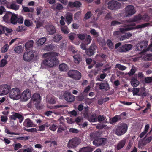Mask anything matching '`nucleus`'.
<instances>
[{"label": "nucleus", "instance_id": "nucleus-54", "mask_svg": "<svg viewBox=\"0 0 152 152\" xmlns=\"http://www.w3.org/2000/svg\"><path fill=\"white\" fill-rule=\"evenodd\" d=\"M139 91V89L138 88H134L133 89L132 92L133 96L137 95Z\"/></svg>", "mask_w": 152, "mask_h": 152}, {"label": "nucleus", "instance_id": "nucleus-29", "mask_svg": "<svg viewBox=\"0 0 152 152\" xmlns=\"http://www.w3.org/2000/svg\"><path fill=\"white\" fill-rule=\"evenodd\" d=\"M93 150L92 148L88 146L80 149L78 152H92Z\"/></svg>", "mask_w": 152, "mask_h": 152}, {"label": "nucleus", "instance_id": "nucleus-12", "mask_svg": "<svg viewBox=\"0 0 152 152\" xmlns=\"http://www.w3.org/2000/svg\"><path fill=\"white\" fill-rule=\"evenodd\" d=\"M107 139L105 138H98L94 140L93 143L95 146H98L104 145Z\"/></svg>", "mask_w": 152, "mask_h": 152}, {"label": "nucleus", "instance_id": "nucleus-37", "mask_svg": "<svg viewBox=\"0 0 152 152\" xmlns=\"http://www.w3.org/2000/svg\"><path fill=\"white\" fill-rule=\"evenodd\" d=\"M33 41L32 40H30L25 43V46L26 49H29L33 47Z\"/></svg>", "mask_w": 152, "mask_h": 152}, {"label": "nucleus", "instance_id": "nucleus-4", "mask_svg": "<svg viewBox=\"0 0 152 152\" xmlns=\"http://www.w3.org/2000/svg\"><path fill=\"white\" fill-rule=\"evenodd\" d=\"M148 44V42L147 40H143L136 45V49L139 51H142V52L145 53L148 50V49H146Z\"/></svg>", "mask_w": 152, "mask_h": 152}, {"label": "nucleus", "instance_id": "nucleus-13", "mask_svg": "<svg viewBox=\"0 0 152 152\" xmlns=\"http://www.w3.org/2000/svg\"><path fill=\"white\" fill-rule=\"evenodd\" d=\"M64 99L69 102H72L75 99V96L69 91H66L63 94Z\"/></svg>", "mask_w": 152, "mask_h": 152}, {"label": "nucleus", "instance_id": "nucleus-55", "mask_svg": "<svg viewBox=\"0 0 152 152\" xmlns=\"http://www.w3.org/2000/svg\"><path fill=\"white\" fill-rule=\"evenodd\" d=\"M69 132L73 133H77L79 132V131L76 129L71 128L69 129Z\"/></svg>", "mask_w": 152, "mask_h": 152}, {"label": "nucleus", "instance_id": "nucleus-43", "mask_svg": "<svg viewBox=\"0 0 152 152\" xmlns=\"http://www.w3.org/2000/svg\"><path fill=\"white\" fill-rule=\"evenodd\" d=\"M61 31L65 34H67L69 32V31L67 27L66 26L61 27Z\"/></svg>", "mask_w": 152, "mask_h": 152}, {"label": "nucleus", "instance_id": "nucleus-38", "mask_svg": "<svg viewBox=\"0 0 152 152\" xmlns=\"http://www.w3.org/2000/svg\"><path fill=\"white\" fill-rule=\"evenodd\" d=\"M8 7L11 9L16 11L19 9V6L17 5L15 3H12L10 5V7Z\"/></svg>", "mask_w": 152, "mask_h": 152}, {"label": "nucleus", "instance_id": "nucleus-3", "mask_svg": "<svg viewBox=\"0 0 152 152\" xmlns=\"http://www.w3.org/2000/svg\"><path fill=\"white\" fill-rule=\"evenodd\" d=\"M67 74L69 77L75 80H79L81 77V73L77 70H70Z\"/></svg>", "mask_w": 152, "mask_h": 152}, {"label": "nucleus", "instance_id": "nucleus-28", "mask_svg": "<svg viewBox=\"0 0 152 152\" xmlns=\"http://www.w3.org/2000/svg\"><path fill=\"white\" fill-rule=\"evenodd\" d=\"M73 57L74 62L77 64H78L82 60V56L80 54L75 55Z\"/></svg>", "mask_w": 152, "mask_h": 152}, {"label": "nucleus", "instance_id": "nucleus-47", "mask_svg": "<svg viewBox=\"0 0 152 152\" xmlns=\"http://www.w3.org/2000/svg\"><path fill=\"white\" fill-rule=\"evenodd\" d=\"M13 146L14 148V150L15 151L21 148L22 147V145L21 144L19 143L13 144Z\"/></svg>", "mask_w": 152, "mask_h": 152}, {"label": "nucleus", "instance_id": "nucleus-42", "mask_svg": "<svg viewBox=\"0 0 152 152\" xmlns=\"http://www.w3.org/2000/svg\"><path fill=\"white\" fill-rule=\"evenodd\" d=\"M9 48V45L7 44H5L1 49V52L2 53L7 52Z\"/></svg>", "mask_w": 152, "mask_h": 152}, {"label": "nucleus", "instance_id": "nucleus-16", "mask_svg": "<svg viewBox=\"0 0 152 152\" xmlns=\"http://www.w3.org/2000/svg\"><path fill=\"white\" fill-rule=\"evenodd\" d=\"M124 33V28H119V31H115L113 33V35L116 38H117L120 40H124V35H122Z\"/></svg>", "mask_w": 152, "mask_h": 152}, {"label": "nucleus", "instance_id": "nucleus-45", "mask_svg": "<svg viewBox=\"0 0 152 152\" xmlns=\"http://www.w3.org/2000/svg\"><path fill=\"white\" fill-rule=\"evenodd\" d=\"M105 119L106 120V118L104 115H99L97 116V121L101 122L104 121Z\"/></svg>", "mask_w": 152, "mask_h": 152}, {"label": "nucleus", "instance_id": "nucleus-11", "mask_svg": "<svg viewBox=\"0 0 152 152\" xmlns=\"http://www.w3.org/2000/svg\"><path fill=\"white\" fill-rule=\"evenodd\" d=\"M126 12V16H131L136 13V10L134 7L132 5L127 6L125 8Z\"/></svg>", "mask_w": 152, "mask_h": 152}, {"label": "nucleus", "instance_id": "nucleus-22", "mask_svg": "<svg viewBox=\"0 0 152 152\" xmlns=\"http://www.w3.org/2000/svg\"><path fill=\"white\" fill-rule=\"evenodd\" d=\"M101 134V132L99 131L94 132L90 134V138L91 140L94 139V140L98 138V137L100 136Z\"/></svg>", "mask_w": 152, "mask_h": 152}, {"label": "nucleus", "instance_id": "nucleus-64", "mask_svg": "<svg viewBox=\"0 0 152 152\" xmlns=\"http://www.w3.org/2000/svg\"><path fill=\"white\" fill-rule=\"evenodd\" d=\"M66 47V42H61V43L59 45V48L63 50Z\"/></svg>", "mask_w": 152, "mask_h": 152}, {"label": "nucleus", "instance_id": "nucleus-31", "mask_svg": "<svg viewBox=\"0 0 152 152\" xmlns=\"http://www.w3.org/2000/svg\"><path fill=\"white\" fill-rule=\"evenodd\" d=\"M130 83L132 86L133 87H136L139 84V82L137 80V79L134 77L130 81Z\"/></svg>", "mask_w": 152, "mask_h": 152}, {"label": "nucleus", "instance_id": "nucleus-30", "mask_svg": "<svg viewBox=\"0 0 152 152\" xmlns=\"http://www.w3.org/2000/svg\"><path fill=\"white\" fill-rule=\"evenodd\" d=\"M88 120L91 122H94L97 121V116L96 114L94 113L90 116Z\"/></svg>", "mask_w": 152, "mask_h": 152}, {"label": "nucleus", "instance_id": "nucleus-25", "mask_svg": "<svg viewBox=\"0 0 152 152\" xmlns=\"http://www.w3.org/2000/svg\"><path fill=\"white\" fill-rule=\"evenodd\" d=\"M23 124L24 126L27 127H32L33 125L32 121L29 118L25 119Z\"/></svg>", "mask_w": 152, "mask_h": 152}, {"label": "nucleus", "instance_id": "nucleus-52", "mask_svg": "<svg viewBox=\"0 0 152 152\" xmlns=\"http://www.w3.org/2000/svg\"><path fill=\"white\" fill-rule=\"evenodd\" d=\"M145 83H149L152 82V77H148L145 78Z\"/></svg>", "mask_w": 152, "mask_h": 152}, {"label": "nucleus", "instance_id": "nucleus-19", "mask_svg": "<svg viewBox=\"0 0 152 152\" xmlns=\"http://www.w3.org/2000/svg\"><path fill=\"white\" fill-rule=\"evenodd\" d=\"M47 31L50 35H53L56 32V30L55 27L52 24H49L46 27Z\"/></svg>", "mask_w": 152, "mask_h": 152}, {"label": "nucleus", "instance_id": "nucleus-21", "mask_svg": "<svg viewBox=\"0 0 152 152\" xmlns=\"http://www.w3.org/2000/svg\"><path fill=\"white\" fill-rule=\"evenodd\" d=\"M12 13L10 12H7L2 18L3 20L6 23H10Z\"/></svg>", "mask_w": 152, "mask_h": 152}, {"label": "nucleus", "instance_id": "nucleus-36", "mask_svg": "<svg viewBox=\"0 0 152 152\" xmlns=\"http://www.w3.org/2000/svg\"><path fill=\"white\" fill-rule=\"evenodd\" d=\"M62 39V37L61 35L56 34L54 35L53 40L55 42H58Z\"/></svg>", "mask_w": 152, "mask_h": 152}, {"label": "nucleus", "instance_id": "nucleus-63", "mask_svg": "<svg viewBox=\"0 0 152 152\" xmlns=\"http://www.w3.org/2000/svg\"><path fill=\"white\" fill-rule=\"evenodd\" d=\"M22 8H23V10L25 12H32L33 11V9H32V10L31 11L30 9L27 7H25L24 6H22Z\"/></svg>", "mask_w": 152, "mask_h": 152}, {"label": "nucleus", "instance_id": "nucleus-60", "mask_svg": "<svg viewBox=\"0 0 152 152\" xmlns=\"http://www.w3.org/2000/svg\"><path fill=\"white\" fill-rule=\"evenodd\" d=\"M77 35L78 38L81 40H83L86 38V36L83 34H78Z\"/></svg>", "mask_w": 152, "mask_h": 152}, {"label": "nucleus", "instance_id": "nucleus-59", "mask_svg": "<svg viewBox=\"0 0 152 152\" xmlns=\"http://www.w3.org/2000/svg\"><path fill=\"white\" fill-rule=\"evenodd\" d=\"M150 18L148 15H144L142 17V19L146 21H148L149 20Z\"/></svg>", "mask_w": 152, "mask_h": 152}, {"label": "nucleus", "instance_id": "nucleus-17", "mask_svg": "<svg viewBox=\"0 0 152 152\" xmlns=\"http://www.w3.org/2000/svg\"><path fill=\"white\" fill-rule=\"evenodd\" d=\"M124 118V112L122 113L119 115H116L110 120L111 124H114L118 121H120Z\"/></svg>", "mask_w": 152, "mask_h": 152}, {"label": "nucleus", "instance_id": "nucleus-24", "mask_svg": "<svg viewBox=\"0 0 152 152\" xmlns=\"http://www.w3.org/2000/svg\"><path fill=\"white\" fill-rule=\"evenodd\" d=\"M142 16L139 14L137 15L134 16V17L128 20L129 22H134L142 20Z\"/></svg>", "mask_w": 152, "mask_h": 152}, {"label": "nucleus", "instance_id": "nucleus-35", "mask_svg": "<svg viewBox=\"0 0 152 152\" xmlns=\"http://www.w3.org/2000/svg\"><path fill=\"white\" fill-rule=\"evenodd\" d=\"M46 40V39L44 37L42 38L38 39L36 42L37 45L38 46L42 45Z\"/></svg>", "mask_w": 152, "mask_h": 152}, {"label": "nucleus", "instance_id": "nucleus-27", "mask_svg": "<svg viewBox=\"0 0 152 152\" xmlns=\"http://www.w3.org/2000/svg\"><path fill=\"white\" fill-rule=\"evenodd\" d=\"M18 15L17 14L12 13L11 16V20H10V23L14 25L16 24H17Z\"/></svg>", "mask_w": 152, "mask_h": 152}, {"label": "nucleus", "instance_id": "nucleus-51", "mask_svg": "<svg viewBox=\"0 0 152 152\" xmlns=\"http://www.w3.org/2000/svg\"><path fill=\"white\" fill-rule=\"evenodd\" d=\"M22 50V48L20 46H18L15 47L14 50L17 53H20Z\"/></svg>", "mask_w": 152, "mask_h": 152}, {"label": "nucleus", "instance_id": "nucleus-10", "mask_svg": "<svg viewBox=\"0 0 152 152\" xmlns=\"http://www.w3.org/2000/svg\"><path fill=\"white\" fill-rule=\"evenodd\" d=\"M107 5L108 8L109 9L114 10L119 9L121 6V4L115 1L112 0L109 2Z\"/></svg>", "mask_w": 152, "mask_h": 152}, {"label": "nucleus", "instance_id": "nucleus-6", "mask_svg": "<svg viewBox=\"0 0 152 152\" xmlns=\"http://www.w3.org/2000/svg\"><path fill=\"white\" fill-rule=\"evenodd\" d=\"M34 56V52L33 51L27 50L24 53L23 58L24 61L26 62H29L33 59Z\"/></svg>", "mask_w": 152, "mask_h": 152}, {"label": "nucleus", "instance_id": "nucleus-53", "mask_svg": "<svg viewBox=\"0 0 152 152\" xmlns=\"http://www.w3.org/2000/svg\"><path fill=\"white\" fill-rule=\"evenodd\" d=\"M90 32L91 34L96 37H97L99 36V34L98 32H96V30L95 29H92L90 31Z\"/></svg>", "mask_w": 152, "mask_h": 152}, {"label": "nucleus", "instance_id": "nucleus-32", "mask_svg": "<svg viewBox=\"0 0 152 152\" xmlns=\"http://www.w3.org/2000/svg\"><path fill=\"white\" fill-rule=\"evenodd\" d=\"M81 4L79 1H75L74 2H70L69 4V5L71 7H80Z\"/></svg>", "mask_w": 152, "mask_h": 152}, {"label": "nucleus", "instance_id": "nucleus-14", "mask_svg": "<svg viewBox=\"0 0 152 152\" xmlns=\"http://www.w3.org/2000/svg\"><path fill=\"white\" fill-rule=\"evenodd\" d=\"M31 96V92L29 89H26L23 91L22 95H20L24 101L28 100Z\"/></svg>", "mask_w": 152, "mask_h": 152}, {"label": "nucleus", "instance_id": "nucleus-8", "mask_svg": "<svg viewBox=\"0 0 152 152\" xmlns=\"http://www.w3.org/2000/svg\"><path fill=\"white\" fill-rule=\"evenodd\" d=\"M22 114L13 112L12 114L9 117L10 119L11 120H15L17 119L19 120V122L21 123L24 119V116Z\"/></svg>", "mask_w": 152, "mask_h": 152}, {"label": "nucleus", "instance_id": "nucleus-58", "mask_svg": "<svg viewBox=\"0 0 152 152\" xmlns=\"http://www.w3.org/2000/svg\"><path fill=\"white\" fill-rule=\"evenodd\" d=\"M105 126L104 125L100 124H98L96 126V128L99 129H102Z\"/></svg>", "mask_w": 152, "mask_h": 152}, {"label": "nucleus", "instance_id": "nucleus-48", "mask_svg": "<svg viewBox=\"0 0 152 152\" xmlns=\"http://www.w3.org/2000/svg\"><path fill=\"white\" fill-rule=\"evenodd\" d=\"M2 29L4 32H5V31H6L7 33H10L13 31L12 30L11 28L2 26Z\"/></svg>", "mask_w": 152, "mask_h": 152}, {"label": "nucleus", "instance_id": "nucleus-57", "mask_svg": "<svg viewBox=\"0 0 152 152\" xmlns=\"http://www.w3.org/2000/svg\"><path fill=\"white\" fill-rule=\"evenodd\" d=\"M57 127V126L56 125L53 124L50 126L49 129L50 130L54 131L56 130Z\"/></svg>", "mask_w": 152, "mask_h": 152}, {"label": "nucleus", "instance_id": "nucleus-26", "mask_svg": "<svg viewBox=\"0 0 152 152\" xmlns=\"http://www.w3.org/2000/svg\"><path fill=\"white\" fill-rule=\"evenodd\" d=\"M124 132V124L122 123L120 126H118L116 129L115 133L118 135H122Z\"/></svg>", "mask_w": 152, "mask_h": 152}, {"label": "nucleus", "instance_id": "nucleus-5", "mask_svg": "<svg viewBox=\"0 0 152 152\" xmlns=\"http://www.w3.org/2000/svg\"><path fill=\"white\" fill-rule=\"evenodd\" d=\"M81 142V140L79 138L75 137L69 140L67 147L69 148H74L79 145Z\"/></svg>", "mask_w": 152, "mask_h": 152}, {"label": "nucleus", "instance_id": "nucleus-2", "mask_svg": "<svg viewBox=\"0 0 152 152\" xmlns=\"http://www.w3.org/2000/svg\"><path fill=\"white\" fill-rule=\"evenodd\" d=\"M131 23L129 24V26L126 27L124 28V34L125 32L126 31H129L132 29H136L140 28H143L149 26L150 23H146L141 25H137L136 26V24L134 22H131ZM124 27H125L124 26Z\"/></svg>", "mask_w": 152, "mask_h": 152}, {"label": "nucleus", "instance_id": "nucleus-62", "mask_svg": "<svg viewBox=\"0 0 152 152\" xmlns=\"http://www.w3.org/2000/svg\"><path fill=\"white\" fill-rule=\"evenodd\" d=\"M53 49V46L51 45L46 46L45 48V50L48 51L51 50Z\"/></svg>", "mask_w": 152, "mask_h": 152}, {"label": "nucleus", "instance_id": "nucleus-15", "mask_svg": "<svg viewBox=\"0 0 152 152\" xmlns=\"http://www.w3.org/2000/svg\"><path fill=\"white\" fill-rule=\"evenodd\" d=\"M96 47L95 44H92L89 48L87 49L86 51V54L89 56H91L94 55Z\"/></svg>", "mask_w": 152, "mask_h": 152}, {"label": "nucleus", "instance_id": "nucleus-18", "mask_svg": "<svg viewBox=\"0 0 152 152\" xmlns=\"http://www.w3.org/2000/svg\"><path fill=\"white\" fill-rule=\"evenodd\" d=\"M31 100L36 102L35 105L37 107L39 104L41 100V96L40 94L37 93L34 94L31 98Z\"/></svg>", "mask_w": 152, "mask_h": 152}, {"label": "nucleus", "instance_id": "nucleus-61", "mask_svg": "<svg viewBox=\"0 0 152 152\" xmlns=\"http://www.w3.org/2000/svg\"><path fill=\"white\" fill-rule=\"evenodd\" d=\"M107 44L108 47L112 48L113 47V43L112 41L110 39H108L107 41Z\"/></svg>", "mask_w": 152, "mask_h": 152}, {"label": "nucleus", "instance_id": "nucleus-41", "mask_svg": "<svg viewBox=\"0 0 152 152\" xmlns=\"http://www.w3.org/2000/svg\"><path fill=\"white\" fill-rule=\"evenodd\" d=\"M132 45L130 44H124V52L130 50L132 48Z\"/></svg>", "mask_w": 152, "mask_h": 152}, {"label": "nucleus", "instance_id": "nucleus-1", "mask_svg": "<svg viewBox=\"0 0 152 152\" xmlns=\"http://www.w3.org/2000/svg\"><path fill=\"white\" fill-rule=\"evenodd\" d=\"M57 53H47L43 55V56L46 57L42 63V65L52 67L57 65L59 63V61L56 57L58 56Z\"/></svg>", "mask_w": 152, "mask_h": 152}, {"label": "nucleus", "instance_id": "nucleus-33", "mask_svg": "<svg viewBox=\"0 0 152 152\" xmlns=\"http://www.w3.org/2000/svg\"><path fill=\"white\" fill-rule=\"evenodd\" d=\"M59 68L61 71H65L68 69V67L65 64L63 63L59 65Z\"/></svg>", "mask_w": 152, "mask_h": 152}, {"label": "nucleus", "instance_id": "nucleus-34", "mask_svg": "<svg viewBox=\"0 0 152 152\" xmlns=\"http://www.w3.org/2000/svg\"><path fill=\"white\" fill-rule=\"evenodd\" d=\"M63 8V5L59 3H58L56 4L53 5V9L56 11L61 10Z\"/></svg>", "mask_w": 152, "mask_h": 152}, {"label": "nucleus", "instance_id": "nucleus-49", "mask_svg": "<svg viewBox=\"0 0 152 152\" xmlns=\"http://www.w3.org/2000/svg\"><path fill=\"white\" fill-rule=\"evenodd\" d=\"M23 21V17L22 16H17V24L18 23L20 24H22Z\"/></svg>", "mask_w": 152, "mask_h": 152}, {"label": "nucleus", "instance_id": "nucleus-46", "mask_svg": "<svg viewBox=\"0 0 152 152\" xmlns=\"http://www.w3.org/2000/svg\"><path fill=\"white\" fill-rule=\"evenodd\" d=\"M85 39V43L86 45L89 44L91 42V36L90 35H87Z\"/></svg>", "mask_w": 152, "mask_h": 152}, {"label": "nucleus", "instance_id": "nucleus-39", "mask_svg": "<svg viewBox=\"0 0 152 152\" xmlns=\"http://www.w3.org/2000/svg\"><path fill=\"white\" fill-rule=\"evenodd\" d=\"M143 58L146 61H152V54H146L143 57Z\"/></svg>", "mask_w": 152, "mask_h": 152}, {"label": "nucleus", "instance_id": "nucleus-9", "mask_svg": "<svg viewBox=\"0 0 152 152\" xmlns=\"http://www.w3.org/2000/svg\"><path fill=\"white\" fill-rule=\"evenodd\" d=\"M11 87L7 84L0 86V95H6L8 94L10 91Z\"/></svg>", "mask_w": 152, "mask_h": 152}, {"label": "nucleus", "instance_id": "nucleus-23", "mask_svg": "<svg viewBox=\"0 0 152 152\" xmlns=\"http://www.w3.org/2000/svg\"><path fill=\"white\" fill-rule=\"evenodd\" d=\"M73 20V15L72 13H68L66 15L65 20L68 25L71 23Z\"/></svg>", "mask_w": 152, "mask_h": 152}, {"label": "nucleus", "instance_id": "nucleus-44", "mask_svg": "<svg viewBox=\"0 0 152 152\" xmlns=\"http://www.w3.org/2000/svg\"><path fill=\"white\" fill-rule=\"evenodd\" d=\"M124 147V140H122L117 145L116 148L117 150L121 149Z\"/></svg>", "mask_w": 152, "mask_h": 152}, {"label": "nucleus", "instance_id": "nucleus-20", "mask_svg": "<svg viewBox=\"0 0 152 152\" xmlns=\"http://www.w3.org/2000/svg\"><path fill=\"white\" fill-rule=\"evenodd\" d=\"M96 85H99V89L102 90H104L106 91H107L110 88L109 84L107 82L98 83Z\"/></svg>", "mask_w": 152, "mask_h": 152}, {"label": "nucleus", "instance_id": "nucleus-50", "mask_svg": "<svg viewBox=\"0 0 152 152\" xmlns=\"http://www.w3.org/2000/svg\"><path fill=\"white\" fill-rule=\"evenodd\" d=\"M7 64V61L6 60L4 59L1 60L0 61V67H4Z\"/></svg>", "mask_w": 152, "mask_h": 152}, {"label": "nucleus", "instance_id": "nucleus-40", "mask_svg": "<svg viewBox=\"0 0 152 152\" xmlns=\"http://www.w3.org/2000/svg\"><path fill=\"white\" fill-rule=\"evenodd\" d=\"M92 15L91 12L90 11H88L85 15L83 20L84 21L85 20L89 19Z\"/></svg>", "mask_w": 152, "mask_h": 152}, {"label": "nucleus", "instance_id": "nucleus-7", "mask_svg": "<svg viewBox=\"0 0 152 152\" xmlns=\"http://www.w3.org/2000/svg\"><path fill=\"white\" fill-rule=\"evenodd\" d=\"M10 98L13 99H18L20 98V95L19 89L15 88L12 89L10 93Z\"/></svg>", "mask_w": 152, "mask_h": 152}, {"label": "nucleus", "instance_id": "nucleus-56", "mask_svg": "<svg viewBox=\"0 0 152 152\" xmlns=\"http://www.w3.org/2000/svg\"><path fill=\"white\" fill-rule=\"evenodd\" d=\"M121 23L120 22L116 21V20H113L112 21L110 24V26H115L117 25H119Z\"/></svg>", "mask_w": 152, "mask_h": 152}]
</instances>
